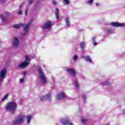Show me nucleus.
Listing matches in <instances>:
<instances>
[{"instance_id":"nucleus-35","label":"nucleus","mask_w":125,"mask_h":125,"mask_svg":"<svg viewBox=\"0 0 125 125\" xmlns=\"http://www.w3.org/2000/svg\"><path fill=\"white\" fill-rule=\"evenodd\" d=\"M23 75L24 76V77H26V74H27V73L26 72V71H24L23 72Z\"/></svg>"},{"instance_id":"nucleus-13","label":"nucleus","mask_w":125,"mask_h":125,"mask_svg":"<svg viewBox=\"0 0 125 125\" xmlns=\"http://www.w3.org/2000/svg\"><path fill=\"white\" fill-rule=\"evenodd\" d=\"M51 95L50 94H48L46 95L45 96H42L41 99H40V101H44V100H45L46 98H49V99H50V96Z\"/></svg>"},{"instance_id":"nucleus-29","label":"nucleus","mask_w":125,"mask_h":125,"mask_svg":"<svg viewBox=\"0 0 125 125\" xmlns=\"http://www.w3.org/2000/svg\"><path fill=\"white\" fill-rule=\"evenodd\" d=\"M82 98H83L84 101H85L86 98V96L85 95L82 96Z\"/></svg>"},{"instance_id":"nucleus-36","label":"nucleus","mask_w":125,"mask_h":125,"mask_svg":"<svg viewBox=\"0 0 125 125\" xmlns=\"http://www.w3.org/2000/svg\"><path fill=\"white\" fill-rule=\"evenodd\" d=\"M52 2L54 5L56 4V2L54 0H53Z\"/></svg>"},{"instance_id":"nucleus-21","label":"nucleus","mask_w":125,"mask_h":125,"mask_svg":"<svg viewBox=\"0 0 125 125\" xmlns=\"http://www.w3.org/2000/svg\"><path fill=\"white\" fill-rule=\"evenodd\" d=\"M26 118L27 119V124H29L30 121H31V119H32L31 115H28V116H26Z\"/></svg>"},{"instance_id":"nucleus-11","label":"nucleus","mask_w":125,"mask_h":125,"mask_svg":"<svg viewBox=\"0 0 125 125\" xmlns=\"http://www.w3.org/2000/svg\"><path fill=\"white\" fill-rule=\"evenodd\" d=\"M19 44V40L16 37L14 38L13 41V45L15 47H18V45Z\"/></svg>"},{"instance_id":"nucleus-10","label":"nucleus","mask_w":125,"mask_h":125,"mask_svg":"<svg viewBox=\"0 0 125 125\" xmlns=\"http://www.w3.org/2000/svg\"><path fill=\"white\" fill-rule=\"evenodd\" d=\"M111 25L114 27H125V23H121L118 22H112Z\"/></svg>"},{"instance_id":"nucleus-38","label":"nucleus","mask_w":125,"mask_h":125,"mask_svg":"<svg viewBox=\"0 0 125 125\" xmlns=\"http://www.w3.org/2000/svg\"><path fill=\"white\" fill-rule=\"evenodd\" d=\"M79 32H83V30H82V29L80 30Z\"/></svg>"},{"instance_id":"nucleus-18","label":"nucleus","mask_w":125,"mask_h":125,"mask_svg":"<svg viewBox=\"0 0 125 125\" xmlns=\"http://www.w3.org/2000/svg\"><path fill=\"white\" fill-rule=\"evenodd\" d=\"M80 47L82 49L84 48V47H85V42H82L80 43Z\"/></svg>"},{"instance_id":"nucleus-3","label":"nucleus","mask_w":125,"mask_h":125,"mask_svg":"<svg viewBox=\"0 0 125 125\" xmlns=\"http://www.w3.org/2000/svg\"><path fill=\"white\" fill-rule=\"evenodd\" d=\"M29 64H30V59H29V57L28 56H25V60L24 62H22L19 65V67L20 68H21V69H23V68L27 67Z\"/></svg>"},{"instance_id":"nucleus-26","label":"nucleus","mask_w":125,"mask_h":125,"mask_svg":"<svg viewBox=\"0 0 125 125\" xmlns=\"http://www.w3.org/2000/svg\"><path fill=\"white\" fill-rule=\"evenodd\" d=\"M73 59L74 61H76L78 59V56L77 55H75L74 57H73Z\"/></svg>"},{"instance_id":"nucleus-8","label":"nucleus","mask_w":125,"mask_h":125,"mask_svg":"<svg viewBox=\"0 0 125 125\" xmlns=\"http://www.w3.org/2000/svg\"><path fill=\"white\" fill-rule=\"evenodd\" d=\"M65 98H66V94L64 92H61L60 94L57 95V100L65 99Z\"/></svg>"},{"instance_id":"nucleus-27","label":"nucleus","mask_w":125,"mask_h":125,"mask_svg":"<svg viewBox=\"0 0 125 125\" xmlns=\"http://www.w3.org/2000/svg\"><path fill=\"white\" fill-rule=\"evenodd\" d=\"M75 87H79V83L77 80L75 81Z\"/></svg>"},{"instance_id":"nucleus-1","label":"nucleus","mask_w":125,"mask_h":125,"mask_svg":"<svg viewBox=\"0 0 125 125\" xmlns=\"http://www.w3.org/2000/svg\"><path fill=\"white\" fill-rule=\"evenodd\" d=\"M17 108V104H16V103L15 102H13V103H9L6 106V110L14 112V111L16 110Z\"/></svg>"},{"instance_id":"nucleus-6","label":"nucleus","mask_w":125,"mask_h":125,"mask_svg":"<svg viewBox=\"0 0 125 125\" xmlns=\"http://www.w3.org/2000/svg\"><path fill=\"white\" fill-rule=\"evenodd\" d=\"M24 122V116H21V117L19 118L18 119H16L14 122V125H20V124H22Z\"/></svg>"},{"instance_id":"nucleus-37","label":"nucleus","mask_w":125,"mask_h":125,"mask_svg":"<svg viewBox=\"0 0 125 125\" xmlns=\"http://www.w3.org/2000/svg\"><path fill=\"white\" fill-rule=\"evenodd\" d=\"M96 6H99V3H96Z\"/></svg>"},{"instance_id":"nucleus-15","label":"nucleus","mask_w":125,"mask_h":125,"mask_svg":"<svg viewBox=\"0 0 125 125\" xmlns=\"http://www.w3.org/2000/svg\"><path fill=\"white\" fill-rule=\"evenodd\" d=\"M24 26V24L20 23L19 24H15L13 26V28L15 29H19V28L21 27H23Z\"/></svg>"},{"instance_id":"nucleus-16","label":"nucleus","mask_w":125,"mask_h":125,"mask_svg":"<svg viewBox=\"0 0 125 125\" xmlns=\"http://www.w3.org/2000/svg\"><path fill=\"white\" fill-rule=\"evenodd\" d=\"M55 11H56V13H55L56 17L57 20H58V19H59V9H58V8H56Z\"/></svg>"},{"instance_id":"nucleus-31","label":"nucleus","mask_w":125,"mask_h":125,"mask_svg":"<svg viewBox=\"0 0 125 125\" xmlns=\"http://www.w3.org/2000/svg\"><path fill=\"white\" fill-rule=\"evenodd\" d=\"M25 15H27L28 14V9H25Z\"/></svg>"},{"instance_id":"nucleus-7","label":"nucleus","mask_w":125,"mask_h":125,"mask_svg":"<svg viewBox=\"0 0 125 125\" xmlns=\"http://www.w3.org/2000/svg\"><path fill=\"white\" fill-rule=\"evenodd\" d=\"M5 75H6V68L3 69L0 73V81L1 82L4 79L5 77Z\"/></svg>"},{"instance_id":"nucleus-14","label":"nucleus","mask_w":125,"mask_h":125,"mask_svg":"<svg viewBox=\"0 0 125 125\" xmlns=\"http://www.w3.org/2000/svg\"><path fill=\"white\" fill-rule=\"evenodd\" d=\"M83 59L86 62L89 63H92V60L90 59V57L89 56H85L83 57Z\"/></svg>"},{"instance_id":"nucleus-2","label":"nucleus","mask_w":125,"mask_h":125,"mask_svg":"<svg viewBox=\"0 0 125 125\" xmlns=\"http://www.w3.org/2000/svg\"><path fill=\"white\" fill-rule=\"evenodd\" d=\"M38 72L39 74V78L42 83H47V80H46V77H45V76H44V74H43V72L42 71V69H39Z\"/></svg>"},{"instance_id":"nucleus-5","label":"nucleus","mask_w":125,"mask_h":125,"mask_svg":"<svg viewBox=\"0 0 125 125\" xmlns=\"http://www.w3.org/2000/svg\"><path fill=\"white\" fill-rule=\"evenodd\" d=\"M51 26H52V22L48 21L44 23V26H42V29H48L49 30H50V29H51Z\"/></svg>"},{"instance_id":"nucleus-24","label":"nucleus","mask_w":125,"mask_h":125,"mask_svg":"<svg viewBox=\"0 0 125 125\" xmlns=\"http://www.w3.org/2000/svg\"><path fill=\"white\" fill-rule=\"evenodd\" d=\"M7 97H8V95L6 94L2 99V101H4L5 100V99H6V98H7Z\"/></svg>"},{"instance_id":"nucleus-40","label":"nucleus","mask_w":125,"mask_h":125,"mask_svg":"<svg viewBox=\"0 0 125 125\" xmlns=\"http://www.w3.org/2000/svg\"><path fill=\"white\" fill-rule=\"evenodd\" d=\"M23 36H25V35H24V34H23Z\"/></svg>"},{"instance_id":"nucleus-22","label":"nucleus","mask_w":125,"mask_h":125,"mask_svg":"<svg viewBox=\"0 0 125 125\" xmlns=\"http://www.w3.org/2000/svg\"><path fill=\"white\" fill-rule=\"evenodd\" d=\"M63 2L64 4H66L67 5V4L70 3V1L69 0H63Z\"/></svg>"},{"instance_id":"nucleus-28","label":"nucleus","mask_w":125,"mask_h":125,"mask_svg":"<svg viewBox=\"0 0 125 125\" xmlns=\"http://www.w3.org/2000/svg\"><path fill=\"white\" fill-rule=\"evenodd\" d=\"M33 1H34L33 0H28V2L29 5H31V4H32V3H33Z\"/></svg>"},{"instance_id":"nucleus-34","label":"nucleus","mask_w":125,"mask_h":125,"mask_svg":"<svg viewBox=\"0 0 125 125\" xmlns=\"http://www.w3.org/2000/svg\"><path fill=\"white\" fill-rule=\"evenodd\" d=\"M21 83H24V78L20 80Z\"/></svg>"},{"instance_id":"nucleus-39","label":"nucleus","mask_w":125,"mask_h":125,"mask_svg":"<svg viewBox=\"0 0 125 125\" xmlns=\"http://www.w3.org/2000/svg\"><path fill=\"white\" fill-rule=\"evenodd\" d=\"M6 15H9V13H6Z\"/></svg>"},{"instance_id":"nucleus-12","label":"nucleus","mask_w":125,"mask_h":125,"mask_svg":"<svg viewBox=\"0 0 125 125\" xmlns=\"http://www.w3.org/2000/svg\"><path fill=\"white\" fill-rule=\"evenodd\" d=\"M31 25V22H29L26 25L25 27L24 28L23 31L25 34H27L28 30H29V27Z\"/></svg>"},{"instance_id":"nucleus-19","label":"nucleus","mask_w":125,"mask_h":125,"mask_svg":"<svg viewBox=\"0 0 125 125\" xmlns=\"http://www.w3.org/2000/svg\"><path fill=\"white\" fill-rule=\"evenodd\" d=\"M0 18H1L3 22H6V18H5V17H4L3 15H0Z\"/></svg>"},{"instance_id":"nucleus-33","label":"nucleus","mask_w":125,"mask_h":125,"mask_svg":"<svg viewBox=\"0 0 125 125\" xmlns=\"http://www.w3.org/2000/svg\"><path fill=\"white\" fill-rule=\"evenodd\" d=\"M23 5H24V3H22V4H21V5H20V9L21 10V7H22V6H23Z\"/></svg>"},{"instance_id":"nucleus-17","label":"nucleus","mask_w":125,"mask_h":125,"mask_svg":"<svg viewBox=\"0 0 125 125\" xmlns=\"http://www.w3.org/2000/svg\"><path fill=\"white\" fill-rule=\"evenodd\" d=\"M65 23L68 27H70V21H69V17L65 18Z\"/></svg>"},{"instance_id":"nucleus-20","label":"nucleus","mask_w":125,"mask_h":125,"mask_svg":"<svg viewBox=\"0 0 125 125\" xmlns=\"http://www.w3.org/2000/svg\"><path fill=\"white\" fill-rule=\"evenodd\" d=\"M81 122L82 124H86V123H87V119L82 118V119L81 120Z\"/></svg>"},{"instance_id":"nucleus-32","label":"nucleus","mask_w":125,"mask_h":125,"mask_svg":"<svg viewBox=\"0 0 125 125\" xmlns=\"http://www.w3.org/2000/svg\"><path fill=\"white\" fill-rule=\"evenodd\" d=\"M18 14H19L20 15H21V14H22V11L20 9L19 12L18 13Z\"/></svg>"},{"instance_id":"nucleus-4","label":"nucleus","mask_w":125,"mask_h":125,"mask_svg":"<svg viewBox=\"0 0 125 125\" xmlns=\"http://www.w3.org/2000/svg\"><path fill=\"white\" fill-rule=\"evenodd\" d=\"M66 71L67 73H68L69 75H70L71 76L73 77V78H75V77H76L77 72L76 71V70H75V69L67 68Z\"/></svg>"},{"instance_id":"nucleus-9","label":"nucleus","mask_w":125,"mask_h":125,"mask_svg":"<svg viewBox=\"0 0 125 125\" xmlns=\"http://www.w3.org/2000/svg\"><path fill=\"white\" fill-rule=\"evenodd\" d=\"M61 123L62 124V125H73V124L72 123H70L69 119H62L61 120Z\"/></svg>"},{"instance_id":"nucleus-25","label":"nucleus","mask_w":125,"mask_h":125,"mask_svg":"<svg viewBox=\"0 0 125 125\" xmlns=\"http://www.w3.org/2000/svg\"><path fill=\"white\" fill-rule=\"evenodd\" d=\"M92 41L94 45H97V42H95V38H92Z\"/></svg>"},{"instance_id":"nucleus-30","label":"nucleus","mask_w":125,"mask_h":125,"mask_svg":"<svg viewBox=\"0 0 125 125\" xmlns=\"http://www.w3.org/2000/svg\"><path fill=\"white\" fill-rule=\"evenodd\" d=\"M106 33H111V32H112V30H111V29H106Z\"/></svg>"},{"instance_id":"nucleus-23","label":"nucleus","mask_w":125,"mask_h":125,"mask_svg":"<svg viewBox=\"0 0 125 125\" xmlns=\"http://www.w3.org/2000/svg\"><path fill=\"white\" fill-rule=\"evenodd\" d=\"M92 2H93V0H89L87 2V3L88 4H89L90 5H91V4H92Z\"/></svg>"}]
</instances>
